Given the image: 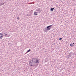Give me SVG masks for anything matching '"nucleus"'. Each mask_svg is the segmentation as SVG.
I'll return each mask as SVG.
<instances>
[{
	"label": "nucleus",
	"mask_w": 76,
	"mask_h": 76,
	"mask_svg": "<svg viewBox=\"0 0 76 76\" xmlns=\"http://www.w3.org/2000/svg\"><path fill=\"white\" fill-rule=\"evenodd\" d=\"M2 4H1V3L0 4V6H2Z\"/></svg>",
	"instance_id": "obj_15"
},
{
	"label": "nucleus",
	"mask_w": 76,
	"mask_h": 76,
	"mask_svg": "<svg viewBox=\"0 0 76 76\" xmlns=\"http://www.w3.org/2000/svg\"><path fill=\"white\" fill-rule=\"evenodd\" d=\"M73 0V1H75V0Z\"/></svg>",
	"instance_id": "obj_16"
},
{
	"label": "nucleus",
	"mask_w": 76,
	"mask_h": 76,
	"mask_svg": "<svg viewBox=\"0 0 76 76\" xmlns=\"http://www.w3.org/2000/svg\"><path fill=\"white\" fill-rule=\"evenodd\" d=\"M54 8H50V10L51 11H53V10H54Z\"/></svg>",
	"instance_id": "obj_11"
},
{
	"label": "nucleus",
	"mask_w": 76,
	"mask_h": 76,
	"mask_svg": "<svg viewBox=\"0 0 76 76\" xmlns=\"http://www.w3.org/2000/svg\"><path fill=\"white\" fill-rule=\"evenodd\" d=\"M74 45L75 44L74 43H73V44L72 43L70 44V46H71V47H73L75 45Z\"/></svg>",
	"instance_id": "obj_7"
},
{
	"label": "nucleus",
	"mask_w": 76,
	"mask_h": 76,
	"mask_svg": "<svg viewBox=\"0 0 76 76\" xmlns=\"http://www.w3.org/2000/svg\"><path fill=\"white\" fill-rule=\"evenodd\" d=\"M6 34L5 33V32L4 31H3L2 33V35H3L4 36V37H5V35H6Z\"/></svg>",
	"instance_id": "obj_4"
},
{
	"label": "nucleus",
	"mask_w": 76,
	"mask_h": 76,
	"mask_svg": "<svg viewBox=\"0 0 76 76\" xmlns=\"http://www.w3.org/2000/svg\"><path fill=\"white\" fill-rule=\"evenodd\" d=\"M4 3H5V2H4V3H1V4H2V5H3L4 4Z\"/></svg>",
	"instance_id": "obj_12"
},
{
	"label": "nucleus",
	"mask_w": 76,
	"mask_h": 76,
	"mask_svg": "<svg viewBox=\"0 0 76 76\" xmlns=\"http://www.w3.org/2000/svg\"><path fill=\"white\" fill-rule=\"evenodd\" d=\"M17 19L18 20H19V17H18L17 18Z\"/></svg>",
	"instance_id": "obj_14"
},
{
	"label": "nucleus",
	"mask_w": 76,
	"mask_h": 76,
	"mask_svg": "<svg viewBox=\"0 0 76 76\" xmlns=\"http://www.w3.org/2000/svg\"><path fill=\"white\" fill-rule=\"evenodd\" d=\"M59 40L60 41H61V39H62V38H60L59 39Z\"/></svg>",
	"instance_id": "obj_13"
},
{
	"label": "nucleus",
	"mask_w": 76,
	"mask_h": 76,
	"mask_svg": "<svg viewBox=\"0 0 76 76\" xmlns=\"http://www.w3.org/2000/svg\"><path fill=\"white\" fill-rule=\"evenodd\" d=\"M36 11L37 12L39 13H40L41 12V8H38L36 9Z\"/></svg>",
	"instance_id": "obj_3"
},
{
	"label": "nucleus",
	"mask_w": 76,
	"mask_h": 76,
	"mask_svg": "<svg viewBox=\"0 0 76 76\" xmlns=\"http://www.w3.org/2000/svg\"><path fill=\"white\" fill-rule=\"evenodd\" d=\"M3 38V35H2V33H0V39H2Z\"/></svg>",
	"instance_id": "obj_5"
},
{
	"label": "nucleus",
	"mask_w": 76,
	"mask_h": 76,
	"mask_svg": "<svg viewBox=\"0 0 76 76\" xmlns=\"http://www.w3.org/2000/svg\"><path fill=\"white\" fill-rule=\"evenodd\" d=\"M53 25H51L50 26H47L46 28H45V30H44V31L45 32H48V31H50V29H51V26Z\"/></svg>",
	"instance_id": "obj_2"
},
{
	"label": "nucleus",
	"mask_w": 76,
	"mask_h": 76,
	"mask_svg": "<svg viewBox=\"0 0 76 76\" xmlns=\"http://www.w3.org/2000/svg\"><path fill=\"white\" fill-rule=\"evenodd\" d=\"M31 49L28 50L27 52L25 53V54H26L28 53V52H30V51H31Z\"/></svg>",
	"instance_id": "obj_10"
},
{
	"label": "nucleus",
	"mask_w": 76,
	"mask_h": 76,
	"mask_svg": "<svg viewBox=\"0 0 76 76\" xmlns=\"http://www.w3.org/2000/svg\"><path fill=\"white\" fill-rule=\"evenodd\" d=\"M38 63H39V60L36 58H33L31 60L29 63V64L31 66H34L37 65Z\"/></svg>",
	"instance_id": "obj_1"
},
{
	"label": "nucleus",
	"mask_w": 76,
	"mask_h": 76,
	"mask_svg": "<svg viewBox=\"0 0 76 76\" xmlns=\"http://www.w3.org/2000/svg\"><path fill=\"white\" fill-rule=\"evenodd\" d=\"M37 13L38 12H34V15H35V16H37Z\"/></svg>",
	"instance_id": "obj_8"
},
{
	"label": "nucleus",
	"mask_w": 76,
	"mask_h": 76,
	"mask_svg": "<svg viewBox=\"0 0 76 76\" xmlns=\"http://www.w3.org/2000/svg\"><path fill=\"white\" fill-rule=\"evenodd\" d=\"M10 36V35L8 34H7L6 33L5 34V37H9Z\"/></svg>",
	"instance_id": "obj_6"
},
{
	"label": "nucleus",
	"mask_w": 76,
	"mask_h": 76,
	"mask_svg": "<svg viewBox=\"0 0 76 76\" xmlns=\"http://www.w3.org/2000/svg\"><path fill=\"white\" fill-rule=\"evenodd\" d=\"M31 15V13H28V14L27 15V16H30Z\"/></svg>",
	"instance_id": "obj_9"
}]
</instances>
